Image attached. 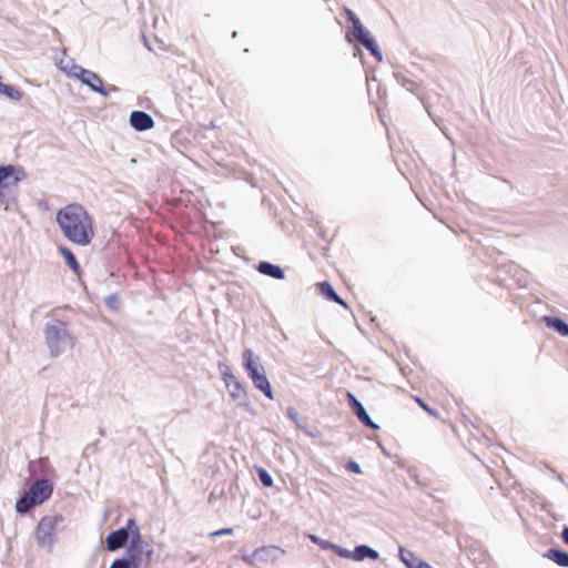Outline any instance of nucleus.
<instances>
[{"label":"nucleus","mask_w":568,"mask_h":568,"mask_svg":"<svg viewBox=\"0 0 568 568\" xmlns=\"http://www.w3.org/2000/svg\"><path fill=\"white\" fill-rule=\"evenodd\" d=\"M57 223L67 240L79 246H88L94 239L93 219L80 204L72 203L60 209Z\"/></svg>","instance_id":"nucleus-1"},{"label":"nucleus","mask_w":568,"mask_h":568,"mask_svg":"<svg viewBox=\"0 0 568 568\" xmlns=\"http://www.w3.org/2000/svg\"><path fill=\"white\" fill-rule=\"evenodd\" d=\"M44 337L52 356H58L67 347L74 345V338L70 335L67 323L59 320L47 325Z\"/></svg>","instance_id":"nucleus-2"},{"label":"nucleus","mask_w":568,"mask_h":568,"mask_svg":"<svg viewBox=\"0 0 568 568\" xmlns=\"http://www.w3.org/2000/svg\"><path fill=\"white\" fill-rule=\"evenodd\" d=\"M243 366L253 382L255 388L261 390L268 399H273L272 386L265 374V368L258 363V358L254 356L252 349L247 348L243 352Z\"/></svg>","instance_id":"nucleus-3"},{"label":"nucleus","mask_w":568,"mask_h":568,"mask_svg":"<svg viewBox=\"0 0 568 568\" xmlns=\"http://www.w3.org/2000/svg\"><path fill=\"white\" fill-rule=\"evenodd\" d=\"M53 486L48 479H39L30 487L16 504V509L20 514L29 511L32 507L41 505L52 495Z\"/></svg>","instance_id":"nucleus-4"},{"label":"nucleus","mask_w":568,"mask_h":568,"mask_svg":"<svg viewBox=\"0 0 568 568\" xmlns=\"http://www.w3.org/2000/svg\"><path fill=\"white\" fill-rule=\"evenodd\" d=\"M345 14L347 20L352 23V30L347 31L346 38L348 41H352V37H354L358 42H361L378 61L382 60L383 55L376 44L375 40L371 37V34L364 29L361 20L351 10L345 9Z\"/></svg>","instance_id":"nucleus-5"},{"label":"nucleus","mask_w":568,"mask_h":568,"mask_svg":"<svg viewBox=\"0 0 568 568\" xmlns=\"http://www.w3.org/2000/svg\"><path fill=\"white\" fill-rule=\"evenodd\" d=\"M63 520L61 515H49L40 519L36 528V538L41 546H49L53 541L58 525Z\"/></svg>","instance_id":"nucleus-6"},{"label":"nucleus","mask_w":568,"mask_h":568,"mask_svg":"<svg viewBox=\"0 0 568 568\" xmlns=\"http://www.w3.org/2000/svg\"><path fill=\"white\" fill-rule=\"evenodd\" d=\"M285 555V550L277 546H263L256 548L252 554L243 556V561L247 565L256 562L274 564L280 557Z\"/></svg>","instance_id":"nucleus-7"},{"label":"nucleus","mask_w":568,"mask_h":568,"mask_svg":"<svg viewBox=\"0 0 568 568\" xmlns=\"http://www.w3.org/2000/svg\"><path fill=\"white\" fill-rule=\"evenodd\" d=\"M129 531L139 536V528L135 520L132 518L128 520L126 528H120L106 536L105 542L108 550L114 551L123 547L128 541Z\"/></svg>","instance_id":"nucleus-8"},{"label":"nucleus","mask_w":568,"mask_h":568,"mask_svg":"<svg viewBox=\"0 0 568 568\" xmlns=\"http://www.w3.org/2000/svg\"><path fill=\"white\" fill-rule=\"evenodd\" d=\"M19 181L20 178L12 165L0 166V201L6 197L8 190L17 186Z\"/></svg>","instance_id":"nucleus-9"},{"label":"nucleus","mask_w":568,"mask_h":568,"mask_svg":"<svg viewBox=\"0 0 568 568\" xmlns=\"http://www.w3.org/2000/svg\"><path fill=\"white\" fill-rule=\"evenodd\" d=\"M223 382L233 399H243L246 397V389L241 381L227 368L222 374Z\"/></svg>","instance_id":"nucleus-10"},{"label":"nucleus","mask_w":568,"mask_h":568,"mask_svg":"<svg viewBox=\"0 0 568 568\" xmlns=\"http://www.w3.org/2000/svg\"><path fill=\"white\" fill-rule=\"evenodd\" d=\"M77 78L80 79L82 83L89 85L92 90L101 94H106L103 88V81L97 73L80 68L77 73Z\"/></svg>","instance_id":"nucleus-11"},{"label":"nucleus","mask_w":568,"mask_h":568,"mask_svg":"<svg viewBox=\"0 0 568 568\" xmlns=\"http://www.w3.org/2000/svg\"><path fill=\"white\" fill-rule=\"evenodd\" d=\"M427 396L445 409L449 406L450 394L446 387L439 383L429 385L427 388Z\"/></svg>","instance_id":"nucleus-12"},{"label":"nucleus","mask_w":568,"mask_h":568,"mask_svg":"<svg viewBox=\"0 0 568 568\" xmlns=\"http://www.w3.org/2000/svg\"><path fill=\"white\" fill-rule=\"evenodd\" d=\"M349 406L352 407L353 412L357 416L361 423H363L365 426L377 429L378 426L371 419L368 414L366 413L363 405L356 399V397L352 393H347L346 395Z\"/></svg>","instance_id":"nucleus-13"},{"label":"nucleus","mask_w":568,"mask_h":568,"mask_svg":"<svg viewBox=\"0 0 568 568\" xmlns=\"http://www.w3.org/2000/svg\"><path fill=\"white\" fill-rule=\"evenodd\" d=\"M130 123L138 131H146L154 126L153 118L143 111H133L130 115Z\"/></svg>","instance_id":"nucleus-14"},{"label":"nucleus","mask_w":568,"mask_h":568,"mask_svg":"<svg viewBox=\"0 0 568 568\" xmlns=\"http://www.w3.org/2000/svg\"><path fill=\"white\" fill-rule=\"evenodd\" d=\"M317 288L325 298L333 301L344 307H347V304L335 293V291L333 290L332 285L328 282L318 283Z\"/></svg>","instance_id":"nucleus-15"},{"label":"nucleus","mask_w":568,"mask_h":568,"mask_svg":"<svg viewBox=\"0 0 568 568\" xmlns=\"http://www.w3.org/2000/svg\"><path fill=\"white\" fill-rule=\"evenodd\" d=\"M59 252L62 255V257L64 258L68 266L72 270V272L75 275L80 276L82 271H81L80 264L78 263L72 251L70 248H68L67 246H60Z\"/></svg>","instance_id":"nucleus-16"},{"label":"nucleus","mask_w":568,"mask_h":568,"mask_svg":"<svg viewBox=\"0 0 568 568\" xmlns=\"http://www.w3.org/2000/svg\"><path fill=\"white\" fill-rule=\"evenodd\" d=\"M257 270L260 273L271 276L273 278H277V280L284 278L283 270L280 266L271 264L268 262H261L257 266Z\"/></svg>","instance_id":"nucleus-17"},{"label":"nucleus","mask_w":568,"mask_h":568,"mask_svg":"<svg viewBox=\"0 0 568 568\" xmlns=\"http://www.w3.org/2000/svg\"><path fill=\"white\" fill-rule=\"evenodd\" d=\"M399 557L407 568H416L425 562L424 560L419 559L413 551L403 547L399 548Z\"/></svg>","instance_id":"nucleus-18"},{"label":"nucleus","mask_w":568,"mask_h":568,"mask_svg":"<svg viewBox=\"0 0 568 568\" xmlns=\"http://www.w3.org/2000/svg\"><path fill=\"white\" fill-rule=\"evenodd\" d=\"M545 557L560 567H568V554L558 549H549Z\"/></svg>","instance_id":"nucleus-19"},{"label":"nucleus","mask_w":568,"mask_h":568,"mask_svg":"<svg viewBox=\"0 0 568 568\" xmlns=\"http://www.w3.org/2000/svg\"><path fill=\"white\" fill-rule=\"evenodd\" d=\"M544 321L548 327L556 329L560 335L568 336V324L558 317H544Z\"/></svg>","instance_id":"nucleus-20"},{"label":"nucleus","mask_w":568,"mask_h":568,"mask_svg":"<svg viewBox=\"0 0 568 568\" xmlns=\"http://www.w3.org/2000/svg\"><path fill=\"white\" fill-rule=\"evenodd\" d=\"M357 559H364L365 557H369L372 559H376L378 557L377 551L374 549L367 547V546H359L355 550Z\"/></svg>","instance_id":"nucleus-21"},{"label":"nucleus","mask_w":568,"mask_h":568,"mask_svg":"<svg viewBox=\"0 0 568 568\" xmlns=\"http://www.w3.org/2000/svg\"><path fill=\"white\" fill-rule=\"evenodd\" d=\"M413 399L418 404V406L425 410L428 415L439 418V414L436 409L432 408L423 398L419 396H413Z\"/></svg>","instance_id":"nucleus-22"},{"label":"nucleus","mask_w":568,"mask_h":568,"mask_svg":"<svg viewBox=\"0 0 568 568\" xmlns=\"http://www.w3.org/2000/svg\"><path fill=\"white\" fill-rule=\"evenodd\" d=\"M413 399L418 404V406L425 410L428 415L439 418V414L436 409L432 408L423 398L419 396H413Z\"/></svg>","instance_id":"nucleus-23"},{"label":"nucleus","mask_w":568,"mask_h":568,"mask_svg":"<svg viewBox=\"0 0 568 568\" xmlns=\"http://www.w3.org/2000/svg\"><path fill=\"white\" fill-rule=\"evenodd\" d=\"M413 399L418 404V406L425 410L428 415L439 418V414L436 409L432 408L423 398L419 396H413Z\"/></svg>","instance_id":"nucleus-24"},{"label":"nucleus","mask_w":568,"mask_h":568,"mask_svg":"<svg viewBox=\"0 0 568 568\" xmlns=\"http://www.w3.org/2000/svg\"><path fill=\"white\" fill-rule=\"evenodd\" d=\"M413 399L418 404V406L425 410L428 415L439 418V414L436 409L432 408L423 398L419 396H413Z\"/></svg>","instance_id":"nucleus-25"},{"label":"nucleus","mask_w":568,"mask_h":568,"mask_svg":"<svg viewBox=\"0 0 568 568\" xmlns=\"http://www.w3.org/2000/svg\"><path fill=\"white\" fill-rule=\"evenodd\" d=\"M413 399L418 404V406L425 410L428 415L439 418V414L436 409L432 408L423 398L419 396H413Z\"/></svg>","instance_id":"nucleus-26"},{"label":"nucleus","mask_w":568,"mask_h":568,"mask_svg":"<svg viewBox=\"0 0 568 568\" xmlns=\"http://www.w3.org/2000/svg\"><path fill=\"white\" fill-rule=\"evenodd\" d=\"M257 473H258V478H260L261 483L265 487L273 486V478L264 468H260Z\"/></svg>","instance_id":"nucleus-27"},{"label":"nucleus","mask_w":568,"mask_h":568,"mask_svg":"<svg viewBox=\"0 0 568 568\" xmlns=\"http://www.w3.org/2000/svg\"><path fill=\"white\" fill-rule=\"evenodd\" d=\"M110 568H130V564L125 559H116L112 562Z\"/></svg>","instance_id":"nucleus-28"},{"label":"nucleus","mask_w":568,"mask_h":568,"mask_svg":"<svg viewBox=\"0 0 568 568\" xmlns=\"http://www.w3.org/2000/svg\"><path fill=\"white\" fill-rule=\"evenodd\" d=\"M232 532H233L232 528H223V529L212 532L211 535L212 536H222V535H231Z\"/></svg>","instance_id":"nucleus-29"},{"label":"nucleus","mask_w":568,"mask_h":568,"mask_svg":"<svg viewBox=\"0 0 568 568\" xmlns=\"http://www.w3.org/2000/svg\"><path fill=\"white\" fill-rule=\"evenodd\" d=\"M348 468L351 470H353V471H356V473L359 471V466L356 463H354V462L349 463Z\"/></svg>","instance_id":"nucleus-30"},{"label":"nucleus","mask_w":568,"mask_h":568,"mask_svg":"<svg viewBox=\"0 0 568 568\" xmlns=\"http://www.w3.org/2000/svg\"><path fill=\"white\" fill-rule=\"evenodd\" d=\"M561 538L568 545V527L562 530Z\"/></svg>","instance_id":"nucleus-31"},{"label":"nucleus","mask_w":568,"mask_h":568,"mask_svg":"<svg viewBox=\"0 0 568 568\" xmlns=\"http://www.w3.org/2000/svg\"><path fill=\"white\" fill-rule=\"evenodd\" d=\"M416 568H433L429 564H427L426 561L423 562L422 565H419L418 567Z\"/></svg>","instance_id":"nucleus-32"},{"label":"nucleus","mask_w":568,"mask_h":568,"mask_svg":"<svg viewBox=\"0 0 568 568\" xmlns=\"http://www.w3.org/2000/svg\"><path fill=\"white\" fill-rule=\"evenodd\" d=\"M310 538H311V540L313 542H317L318 541V538L316 536H314V535H311Z\"/></svg>","instance_id":"nucleus-33"}]
</instances>
